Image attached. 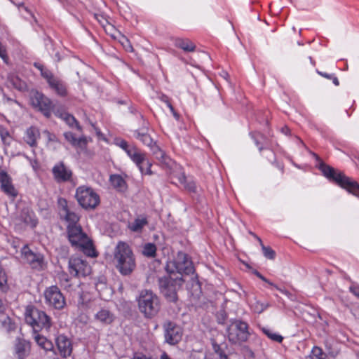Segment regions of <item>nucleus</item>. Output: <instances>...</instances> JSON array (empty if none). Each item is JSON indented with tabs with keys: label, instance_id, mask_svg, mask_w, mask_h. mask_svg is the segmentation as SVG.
<instances>
[{
	"label": "nucleus",
	"instance_id": "1",
	"mask_svg": "<svg viewBox=\"0 0 359 359\" xmlns=\"http://www.w3.org/2000/svg\"><path fill=\"white\" fill-rule=\"evenodd\" d=\"M116 267L123 275L130 274L135 268L134 254L128 243L119 241L114 251Z\"/></svg>",
	"mask_w": 359,
	"mask_h": 359
},
{
	"label": "nucleus",
	"instance_id": "2",
	"mask_svg": "<svg viewBox=\"0 0 359 359\" xmlns=\"http://www.w3.org/2000/svg\"><path fill=\"white\" fill-rule=\"evenodd\" d=\"M69 241L71 244L90 257H96L92 240L82 231L81 226H67Z\"/></svg>",
	"mask_w": 359,
	"mask_h": 359
},
{
	"label": "nucleus",
	"instance_id": "3",
	"mask_svg": "<svg viewBox=\"0 0 359 359\" xmlns=\"http://www.w3.org/2000/svg\"><path fill=\"white\" fill-rule=\"evenodd\" d=\"M320 169L326 177L332 180L348 192L355 196L359 194V184L357 182L344 175L342 172H338L332 167L323 163L320 165Z\"/></svg>",
	"mask_w": 359,
	"mask_h": 359
},
{
	"label": "nucleus",
	"instance_id": "4",
	"mask_svg": "<svg viewBox=\"0 0 359 359\" xmlns=\"http://www.w3.org/2000/svg\"><path fill=\"white\" fill-rule=\"evenodd\" d=\"M25 319L34 332L45 328L48 330L51 326L50 318L46 313L33 306H27L25 312Z\"/></svg>",
	"mask_w": 359,
	"mask_h": 359
},
{
	"label": "nucleus",
	"instance_id": "5",
	"mask_svg": "<svg viewBox=\"0 0 359 359\" xmlns=\"http://www.w3.org/2000/svg\"><path fill=\"white\" fill-rule=\"evenodd\" d=\"M138 306L146 317L154 316L160 309L158 297L151 290H142L137 299Z\"/></svg>",
	"mask_w": 359,
	"mask_h": 359
},
{
	"label": "nucleus",
	"instance_id": "6",
	"mask_svg": "<svg viewBox=\"0 0 359 359\" xmlns=\"http://www.w3.org/2000/svg\"><path fill=\"white\" fill-rule=\"evenodd\" d=\"M75 197L79 205L86 210H95L100 203V196L89 187H79Z\"/></svg>",
	"mask_w": 359,
	"mask_h": 359
},
{
	"label": "nucleus",
	"instance_id": "7",
	"mask_svg": "<svg viewBox=\"0 0 359 359\" xmlns=\"http://www.w3.org/2000/svg\"><path fill=\"white\" fill-rule=\"evenodd\" d=\"M183 278L180 274H168L159 279V286L162 294L170 302L177 300V290L182 286Z\"/></svg>",
	"mask_w": 359,
	"mask_h": 359
},
{
	"label": "nucleus",
	"instance_id": "8",
	"mask_svg": "<svg viewBox=\"0 0 359 359\" xmlns=\"http://www.w3.org/2000/svg\"><path fill=\"white\" fill-rule=\"evenodd\" d=\"M165 269L168 274H180L182 276L183 273L189 274L194 271L191 262L183 252H179L175 260L168 262Z\"/></svg>",
	"mask_w": 359,
	"mask_h": 359
},
{
	"label": "nucleus",
	"instance_id": "9",
	"mask_svg": "<svg viewBox=\"0 0 359 359\" xmlns=\"http://www.w3.org/2000/svg\"><path fill=\"white\" fill-rule=\"evenodd\" d=\"M247 323L236 320L231 323L227 329V337L233 344H241L248 340L250 332Z\"/></svg>",
	"mask_w": 359,
	"mask_h": 359
},
{
	"label": "nucleus",
	"instance_id": "10",
	"mask_svg": "<svg viewBox=\"0 0 359 359\" xmlns=\"http://www.w3.org/2000/svg\"><path fill=\"white\" fill-rule=\"evenodd\" d=\"M43 297L46 304L55 309L61 310L66 305L64 295L55 285L47 287L44 290Z\"/></svg>",
	"mask_w": 359,
	"mask_h": 359
},
{
	"label": "nucleus",
	"instance_id": "11",
	"mask_svg": "<svg viewBox=\"0 0 359 359\" xmlns=\"http://www.w3.org/2000/svg\"><path fill=\"white\" fill-rule=\"evenodd\" d=\"M69 271L74 276H86L90 273L91 268L86 260L72 257L69 260Z\"/></svg>",
	"mask_w": 359,
	"mask_h": 359
},
{
	"label": "nucleus",
	"instance_id": "12",
	"mask_svg": "<svg viewBox=\"0 0 359 359\" xmlns=\"http://www.w3.org/2000/svg\"><path fill=\"white\" fill-rule=\"evenodd\" d=\"M32 105L41 111L44 116L49 117L53 109L51 100L43 94L34 92L30 98Z\"/></svg>",
	"mask_w": 359,
	"mask_h": 359
},
{
	"label": "nucleus",
	"instance_id": "13",
	"mask_svg": "<svg viewBox=\"0 0 359 359\" xmlns=\"http://www.w3.org/2000/svg\"><path fill=\"white\" fill-rule=\"evenodd\" d=\"M22 259L28 263L32 268L41 269L43 268V259L39 255L34 253L27 245H25L21 250Z\"/></svg>",
	"mask_w": 359,
	"mask_h": 359
},
{
	"label": "nucleus",
	"instance_id": "14",
	"mask_svg": "<svg viewBox=\"0 0 359 359\" xmlns=\"http://www.w3.org/2000/svg\"><path fill=\"white\" fill-rule=\"evenodd\" d=\"M165 341L170 344H175L182 338V330L175 324L168 322L164 325Z\"/></svg>",
	"mask_w": 359,
	"mask_h": 359
},
{
	"label": "nucleus",
	"instance_id": "15",
	"mask_svg": "<svg viewBox=\"0 0 359 359\" xmlns=\"http://www.w3.org/2000/svg\"><path fill=\"white\" fill-rule=\"evenodd\" d=\"M59 354L62 358L70 356L72 352V344L71 340L65 335H59L55 339Z\"/></svg>",
	"mask_w": 359,
	"mask_h": 359
},
{
	"label": "nucleus",
	"instance_id": "16",
	"mask_svg": "<svg viewBox=\"0 0 359 359\" xmlns=\"http://www.w3.org/2000/svg\"><path fill=\"white\" fill-rule=\"evenodd\" d=\"M116 144L126 151L127 155L134 163H140V161L142 160V156L139 154L140 150L136 147L128 144V142L123 140H117Z\"/></svg>",
	"mask_w": 359,
	"mask_h": 359
},
{
	"label": "nucleus",
	"instance_id": "17",
	"mask_svg": "<svg viewBox=\"0 0 359 359\" xmlns=\"http://www.w3.org/2000/svg\"><path fill=\"white\" fill-rule=\"evenodd\" d=\"M53 174L58 182L68 181L71 179L72 172L63 163H59L53 168Z\"/></svg>",
	"mask_w": 359,
	"mask_h": 359
},
{
	"label": "nucleus",
	"instance_id": "18",
	"mask_svg": "<svg viewBox=\"0 0 359 359\" xmlns=\"http://www.w3.org/2000/svg\"><path fill=\"white\" fill-rule=\"evenodd\" d=\"M0 183L1 190L8 196L15 197L18 192L13 187L11 178L4 170H0Z\"/></svg>",
	"mask_w": 359,
	"mask_h": 359
},
{
	"label": "nucleus",
	"instance_id": "19",
	"mask_svg": "<svg viewBox=\"0 0 359 359\" xmlns=\"http://www.w3.org/2000/svg\"><path fill=\"white\" fill-rule=\"evenodd\" d=\"M115 319L114 315L108 309H102L95 315V320L103 325H109Z\"/></svg>",
	"mask_w": 359,
	"mask_h": 359
},
{
	"label": "nucleus",
	"instance_id": "20",
	"mask_svg": "<svg viewBox=\"0 0 359 359\" xmlns=\"http://www.w3.org/2000/svg\"><path fill=\"white\" fill-rule=\"evenodd\" d=\"M15 353L19 359H24L28 356L30 351V344L28 341L18 339L15 346Z\"/></svg>",
	"mask_w": 359,
	"mask_h": 359
},
{
	"label": "nucleus",
	"instance_id": "21",
	"mask_svg": "<svg viewBox=\"0 0 359 359\" xmlns=\"http://www.w3.org/2000/svg\"><path fill=\"white\" fill-rule=\"evenodd\" d=\"M50 88L59 96L65 97L67 95L65 84L60 79L55 77L49 83Z\"/></svg>",
	"mask_w": 359,
	"mask_h": 359
},
{
	"label": "nucleus",
	"instance_id": "22",
	"mask_svg": "<svg viewBox=\"0 0 359 359\" xmlns=\"http://www.w3.org/2000/svg\"><path fill=\"white\" fill-rule=\"evenodd\" d=\"M40 137V133L38 128L30 127L26 130L24 137L25 141L31 147L36 145L37 140Z\"/></svg>",
	"mask_w": 359,
	"mask_h": 359
},
{
	"label": "nucleus",
	"instance_id": "23",
	"mask_svg": "<svg viewBox=\"0 0 359 359\" xmlns=\"http://www.w3.org/2000/svg\"><path fill=\"white\" fill-rule=\"evenodd\" d=\"M139 154L142 156V160L140 161V163H135L136 165L139 168L140 172L142 174L145 175H151L152 172L151 170V163L147 159L146 154L141 151H139Z\"/></svg>",
	"mask_w": 359,
	"mask_h": 359
},
{
	"label": "nucleus",
	"instance_id": "24",
	"mask_svg": "<svg viewBox=\"0 0 359 359\" xmlns=\"http://www.w3.org/2000/svg\"><path fill=\"white\" fill-rule=\"evenodd\" d=\"M34 339L38 346L46 351H50L53 350V343L45 337L38 334L37 332H34Z\"/></svg>",
	"mask_w": 359,
	"mask_h": 359
},
{
	"label": "nucleus",
	"instance_id": "25",
	"mask_svg": "<svg viewBox=\"0 0 359 359\" xmlns=\"http://www.w3.org/2000/svg\"><path fill=\"white\" fill-rule=\"evenodd\" d=\"M60 217L68 223L67 226H80L78 224L79 217L76 212L69 210L64 213H60Z\"/></svg>",
	"mask_w": 359,
	"mask_h": 359
},
{
	"label": "nucleus",
	"instance_id": "26",
	"mask_svg": "<svg viewBox=\"0 0 359 359\" xmlns=\"http://www.w3.org/2000/svg\"><path fill=\"white\" fill-rule=\"evenodd\" d=\"M65 139L74 147H83L86 146L87 142L84 137L76 138L75 135L71 132H66L64 133Z\"/></svg>",
	"mask_w": 359,
	"mask_h": 359
},
{
	"label": "nucleus",
	"instance_id": "27",
	"mask_svg": "<svg viewBox=\"0 0 359 359\" xmlns=\"http://www.w3.org/2000/svg\"><path fill=\"white\" fill-rule=\"evenodd\" d=\"M147 224L148 221L146 217H140L129 223L128 228L133 232L140 233Z\"/></svg>",
	"mask_w": 359,
	"mask_h": 359
},
{
	"label": "nucleus",
	"instance_id": "28",
	"mask_svg": "<svg viewBox=\"0 0 359 359\" xmlns=\"http://www.w3.org/2000/svg\"><path fill=\"white\" fill-rule=\"evenodd\" d=\"M175 46L187 52H192L195 50V45L188 39L177 38L175 40Z\"/></svg>",
	"mask_w": 359,
	"mask_h": 359
},
{
	"label": "nucleus",
	"instance_id": "29",
	"mask_svg": "<svg viewBox=\"0 0 359 359\" xmlns=\"http://www.w3.org/2000/svg\"><path fill=\"white\" fill-rule=\"evenodd\" d=\"M111 185L119 191H124L126 189V183L123 177L118 175H114L110 177Z\"/></svg>",
	"mask_w": 359,
	"mask_h": 359
},
{
	"label": "nucleus",
	"instance_id": "30",
	"mask_svg": "<svg viewBox=\"0 0 359 359\" xmlns=\"http://www.w3.org/2000/svg\"><path fill=\"white\" fill-rule=\"evenodd\" d=\"M0 325L8 332L15 328V325L12 323L11 319L5 314H0Z\"/></svg>",
	"mask_w": 359,
	"mask_h": 359
},
{
	"label": "nucleus",
	"instance_id": "31",
	"mask_svg": "<svg viewBox=\"0 0 359 359\" xmlns=\"http://www.w3.org/2000/svg\"><path fill=\"white\" fill-rule=\"evenodd\" d=\"M135 137L136 139L140 140L144 144L149 147H152L155 144L152 138L147 133H141L140 132H135Z\"/></svg>",
	"mask_w": 359,
	"mask_h": 359
},
{
	"label": "nucleus",
	"instance_id": "32",
	"mask_svg": "<svg viewBox=\"0 0 359 359\" xmlns=\"http://www.w3.org/2000/svg\"><path fill=\"white\" fill-rule=\"evenodd\" d=\"M250 306L255 313H261L269 306V304L267 302H261L259 300L255 299L251 303Z\"/></svg>",
	"mask_w": 359,
	"mask_h": 359
},
{
	"label": "nucleus",
	"instance_id": "33",
	"mask_svg": "<svg viewBox=\"0 0 359 359\" xmlns=\"http://www.w3.org/2000/svg\"><path fill=\"white\" fill-rule=\"evenodd\" d=\"M61 118H62L70 127H74V126L76 127L78 130H81V128L79 124L77 123L75 118L67 113H63L60 115Z\"/></svg>",
	"mask_w": 359,
	"mask_h": 359
},
{
	"label": "nucleus",
	"instance_id": "34",
	"mask_svg": "<svg viewBox=\"0 0 359 359\" xmlns=\"http://www.w3.org/2000/svg\"><path fill=\"white\" fill-rule=\"evenodd\" d=\"M156 247L153 243H147L143 247L142 253L144 255L149 257H154L156 255Z\"/></svg>",
	"mask_w": 359,
	"mask_h": 359
},
{
	"label": "nucleus",
	"instance_id": "35",
	"mask_svg": "<svg viewBox=\"0 0 359 359\" xmlns=\"http://www.w3.org/2000/svg\"><path fill=\"white\" fill-rule=\"evenodd\" d=\"M262 332L271 340L274 341H276V342H281L283 339V337L273 332L271 330L269 329V328H262Z\"/></svg>",
	"mask_w": 359,
	"mask_h": 359
},
{
	"label": "nucleus",
	"instance_id": "36",
	"mask_svg": "<svg viewBox=\"0 0 359 359\" xmlns=\"http://www.w3.org/2000/svg\"><path fill=\"white\" fill-rule=\"evenodd\" d=\"M307 359H325V355L321 348L314 346Z\"/></svg>",
	"mask_w": 359,
	"mask_h": 359
},
{
	"label": "nucleus",
	"instance_id": "37",
	"mask_svg": "<svg viewBox=\"0 0 359 359\" xmlns=\"http://www.w3.org/2000/svg\"><path fill=\"white\" fill-rule=\"evenodd\" d=\"M25 224L31 226H35L37 224L36 218L33 212H28L27 216L23 217Z\"/></svg>",
	"mask_w": 359,
	"mask_h": 359
},
{
	"label": "nucleus",
	"instance_id": "38",
	"mask_svg": "<svg viewBox=\"0 0 359 359\" xmlns=\"http://www.w3.org/2000/svg\"><path fill=\"white\" fill-rule=\"evenodd\" d=\"M262 249L263 251L264 255L269 259H273L275 258V252L269 247H266L264 245V244H262Z\"/></svg>",
	"mask_w": 359,
	"mask_h": 359
},
{
	"label": "nucleus",
	"instance_id": "39",
	"mask_svg": "<svg viewBox=\"0 0 359 359\" xmlns=\"http://www.w3.org/2000/svg\"><path fill=\"white\" fill-rule=\"evenodd\" d=\"M7 276L4 269L0 267V289L4 290L6 288Z\"/></svg>",
	"mask_w": 359,
	"mask_h": 359
},
{
	"label": "nucleus",
	"instance_id": "40",
	"mask_svg": "<svg viewBox=\"0 0 359 359\" xmlns=\"http://www.w3.org/2000/svg\"><path fill=\"white\" fill-rule=\"evenodd\" d=\"M58 205L60 208V214L64 213L69 210L68 208V205H67V201L65 198H59L58 199Z\"/></svg>",
	"mask_w": 359,
	"mask_h": 359
},
{
	"label": "nucleus",
	"instance_id": "41",
	"mask_svg": "<svg viewBox=\"0 0 359 359\" xmlns=\"http://www.w3.org/2000/svg\"><path fill=\"white\" fill-rule=\"evenodd\" d=\"M41 74L46 80L48 83H49L55 78L52 72L46 68L44 70H42Z\"/></svg>",
	"mask_w": 359,
	"mask_h": 359
},
{
	"label": "nucleus",
	"instance_id": "42",
	"mask_svg": "<svg viewBox=\"0 0 359 359\" xmlns=\"http://www.w3.org/2000/svg\"><path fill=\"white\" fill-rule=\"evenodd\" d=\"M0 57H1L5 62H7L8 56L6 53V49L4 46L0 42Z\"/></svg>",
	"mask_w": 359,
	"mask_h": 359
},
{
	"label": "nucleus",
	"instance_id": "43",
	"mask_svg": "<svg viewBox=\"0 0 359 359\" xmlns=\"http://www.w3.org/2000/svg\"><path fill=\"white\" fill-rule=\"evenodd\" d=\"M0 136L1 137L3 142L6 143L7 140L9 137V133L6 129L1 128H0Z\"/></svg>",
	"mask_w": 359,
	"mask_h": 359
},
{
	"label": "nucleus",
	"instance_id": "44",
	"mask_svg": "<svg viewBox=\"0 0 359 359\" xmlns=\"http://www.w3.org/2000/svg\"><path fill=\"white\" fill-rule=\"evenodd\" d=\"M60 281L62 285H63L65 287H67V285L65 283H67L69 282L67 275L65 273L61 274L60 276Z\"/></svg>",
	"mask_w": 359,
	"mask_h": 359
},
{
	"label": "nucleus",
	"instance_id": "45",
	"mask_svg": "<svg viewBox=\"0 0 359 359\" xmlns=\"http://www.w3.org/2000/svg\"><path fill=\"white\" fill-rule=\"evenodd\" d=\"M43 134L46 135V137L48 138V140L49 141H53V142L57 141V138L55 136V135L50 133L49 131H48V130L43 131Z\"/></svg>",
	"mask_w": 359,
	"mask_h": 359
},
{
	"label": "nucleus",
	"instance_id": "46",
	"mask_svg": "<svg viewBox=\"0 0 359 359\" xmlns=\"http://www.w3.org/2000/svg\"><path fill=\"white\" fill-rule=\"evenodd\" d=\"M131 359H154L152 357L147 356L142 353H135Z\"/></svg>",
	"mask_w": 359,
	"mask_h": 359
},
{
	"label": "nucleus",
	"instance_id": "47",
	"mask_svg": "<svg viewBox=\"0 0 359 359\" xmlns=\"http://www.w3.org/2000/svg\"><path fill=\"white\" fill-rule=\"evenodd\" d=\"M165 102L167 106L168 107V108L170 109V111L174 114V116H176V114L175 112L174 108H173L172 105L170 104V102H168V100H165Z\"/></svg>",
	"mask_w": 359,
	"mask_h": 359
},
{
	"label": "nucleus",
	"instance_id": "48",
	"mask_svg": "<svg viewBox=\"0 0 359 359\" xmlns=\"http://www.w3.org/2000/svg\"><path fill=\"white\" fill-rule=\"evenodd\" d=\"M318 73L325 78H327L329 79L332 78V74H328L327 73H324V72H318Z\"/></svg>",
	"mask_w": 359,
	"mask_h": 359
},
{
	"label": "nucleus",
	"instance_id": "49",
	"mask_svg": "<svg viewBox=\"0 0 359 359\" xmlns=\"http://www.w3.org/2000/svg\"><path fill=\"white\" fill-rule=\"evenodd\" d=\"M351 292L357 297H359V288L358 287H351Z\"/></svg>",
	"mask_w": 359,
	"mask_h": 359
},
{
	"label": "nucleus",
	"instance_id": "50",
	"mask_svg": "<svg viewBox=\"0 0 359 359\" xmlns=\"http://www.w3.org/2000/svg\"><path fill=\"white\" fill-rule=\"evenodd\" d=\"M255 275L259 278L261 280H262L263 281H266V278L263 276L260 273H259L258 271H255Z\"/></svg>",
	"mask_w": 359,
	"mask_h": 359
},
{
	"label": "nucleus",
	"instance_id": "51",
	"mask_svg": "<svg viewBox=\"0 0 359 359\" xmlns=\"http://www.w3.org/2000/svg\"><path fill=\"white\" fill-rule=\"evenodd\" d=\"M331 79H332V81L335 86H339V82L337 77H335L332 75V78Z\"/></svg>",
	"mask_w": 359,
	"mask_h": 359
},
{
	"label": "nucleus",
	"instance_id": "52",
	"mask_svg": "<svg viewBox=\"0 0 359 359\" xmlns=\"http://www.w3.org/2000/svg\"><path fill=\"white\" fill-rule=\"evenodd\" d=\"M274 287H275L276 290H279V291H280V292H282L283 294H288V292H287L286 290H283V289H281V288L278 287L277 285H274Z\"/></svg>",
	"mask_w": 359,
	"mask_h": 359
},
{
	"label": "nucleus",
	"instance_id": "53",
	"mask_svg": "<svg viewBox=\"0 0 359 359\" xmlns=\"http://www.w3.org/2000/svg\"><path fill=\"white\" fill-rule=\"evenodd\" d=\"M34 66H35L38 69H39L41 72H42V70H44V69H46V68H44V67H43V65H39V64H35V65H34Z\"/></svg>",
	"mask_w": 359,
	"mask_h": 359
},
{
	"label": "nucleus",
	"instance_id": "54",
	"mask_svg": "<svg viewBox=\"0 0 359 359\" xmlns=\"http://www.w3.org/2000/svg\"><path fill=\"white\" fill-rule=\"evenodd\" d=\"M250 233L257 239V241H259L260 245L262 246V244H263V243H262L261 238L259 237H258L257 235H255V234H254L252 233Z\"/></svg>",
	"mask_w": 359,
	"mask_h": 359
},
{
	"label": "nucleus",
	"instance_id": "55",
	"mask_svg": "<svg viewBox=\"0 0 359 359\" xmlns=\"http://www.w3.org/2000/svg\"><path fill=\"white\" fill-rule=\"evenodd\" d=\"M126 43H128V46H126V49L127 50H129V51H133V47L130 44V43L128 42V40H126Z\"/></svg>",
	"mask_w": 359,
	"mask_h": 359
},
{
	"label": "nucleus",
	"instance_id": "56",
	"mask_svg": "<svg viewBox=\"0 0 359 359\" xmlns=\"http://www.w3.org/2000/svg\"><path fill=\"white\" fill-rule=\"evenodd\" d=\"M161 359H170L168 355H167L166 353H163L161 356Z\"/></svg>",
	"mask_w": 359,
	"mask_h": 359
},
{
	"label": "nucleus",
	"instance_id": "57",
	"mask_svg": "<svg viewBox=\"0 0 359 359\" xmlns=\"http://www.w3.org/2000/svg\"><path fill=\"white\" fill-rule=\"evenodd\" d=\"M264 282L268 283L269 285H271V286L274 287L275 285L272 282H271L269 280L266 279V281H264Z\"/></svg>",
	"mask_w": 359,
	"mask_h": 359
},
{
	"label": "nucleus",
	"instance_id": "58",
	"mask_svg": "<svg viewBox=\"0 0 359 359\" xmlns=\"http://www.w3.org/2000/svg\"><path fill=\"white\" fill-rule=\"evenodd\" d=\"M188 189H189V190L194 191V185H191V186L189 187H188Z\"/></svg>",
	"mask_w": 359,
	"mask_h": 359
},
{
	"label": "nucleus",
	"instance_id": "59",
	"mask_svg": "<svg viewBox=\"0 0 359 359\" xmlns=\"http://www.w3.org/2000/svg\"><path fill=\"white\" fill-rule=\"evenodd\" d=\"M289 129L287 128H286L285 129H283V132L285 133V134L287 133Z\"/></svg>",
	"mask_w": 359,
	"mask_h": 359
},
{
	"label": "nucleus",
	"instance_id": "60",
	"mask_svg": "<svg viewBox=\"0 0 359 359\" xmlns=\"http://www.w3.org/2000/svg\"><path fill=\"white\" fill-rule=\"evenodd\" d=\"M221 359H228V358L226 355H221Z\"/></svg>",
	"mask_w": 359,
	"mask_h": 359
},
{
	"label": "nucleus",
	"instance_id": "61",
	"mask_svg": "<svg viewBox=\"0 0 359 359\" xmlns=\"http://www.w3.org/2000/svg\"><path fill=\"white\" fill-rule=\"evenodd\" d=\"M2 308V302L0 300V311H1Z\"/></svg>",
	"mask_w": 359,
	"mask_h": 359
},
{
	"label": "nucleus",
	"instance_id": "62",
	"mask_svg": "<svg viewBox=\"0 0 359 359\" xmlns=\"http://www.w3.org/2000/svg\"><path fill=\"white\" fill-rule=\"evenodd\" d=\"M159 151H160V153H161V156H163V152H162V151L159 150Z\"/></svg>",
	"mask_w": 359,
	"mask_h": 359
}]
</instances>
